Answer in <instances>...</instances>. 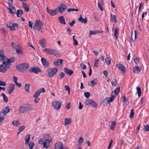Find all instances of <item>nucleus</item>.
Masks as SVG:
<instances>
[{"instance_id": "obj_1", "label": "nucleus", "mask_w": 149, "mask_h": 149, "mask_svg": "<svg viewBox=\"0 0 149 149\" xmlns=\"http://www.w3.org/2000/svg\"><path fill=\"white\" fill-rule=\"evenodd\" d=\"M33 109V108L31 105L28 104H22L19 107L18 112L19 113H23L25 111L29 112Z\"/></svg>"}, {"instance_id": "obj_2", "label": "nucleus", "mask_w": 149, "mask_h": 149, "mask_svg": "<svg viewBox=\"0 0 149 149\" xmlns=\"http://www.w3.org/2000/svg\"><path fill=\"white\" fill-rule=\"evenodd\" d=\"M29 67V64L26 63L17 64L16 66V69L18 71L21 72H24V70H26L28 69Z\"/></svg>"}, {"instance_id": "obj_3", "label": "nucleus", "mask_w": 149, "mask_h": 149, "mask_svg": "<svg viewBox=\"0 0 149 149\" xmlns=\"http://www.w3.org/2000/svg\"><path fill=\"white\" fill-rule=\"evenodd\" d=\"M46 139L44 140L43 146L44 148H48L49 147V143L52 141L51 136L48 134H45L44 135Z\"/></svg>"}, {"instance_id": "obj_4", "label": "nucleus", "mask_w": 149, "mask_h": 149, "mask_svg": "<svg viewBox=\"0 0 149 149\" xmlns=\"http://www.w3.org/2000/svg\"><path fill=\"white\" fill-rule=\"evenodd\" d=\"M42 51L45 52L47 54H53L55 56L58 55L56 50L50 48H45L42 49Z\"/></svg>"}, {"instance_id": "obj_5", "label": "nucleus", "mask_w": 149, "mask_h": 149, "mask_svg": "<svg viewBox=\"0 0 149 149\" xmlns=\"http://www.w3.org/2000/svg\"><path fill=\"white\" fill-rule=\"evenodd\" d=\"M52 70H49L47 71L48 74L47 76L48 77H54L56 72L58 71V68H53L51 69Z\"/></svg>"}, {"instance_id": "obj_6", "label": "nucleus", "mask_w": 149, "mask_h": 149, "mask_svg": "<svg viewBox=\"0 0 149 149\" xmlns=\"http://www.w3.org/2000/svg\"><path fill=\"white\" fill-rule=\"evenodd\" d=\"M42 22L40 20H37L35 22L33 28L35 30H39L42 27Z\"/></svg>"}, {"instance_id": "obj_7", "label": "nucleus", "mask_w": 149, "mask_h": 149, "mask_svg": "<svg viewBox=\"0 0 149 149\" xmlns=\"http://www.w3.org/2000/svg\"><path fill=\"white\" fill-rule=\"evenodd\" d=\"M84 102L87 106H92L94 107H96L97 106L96 103L91 99L86 100Z\"/></svg>"}, {"instance_id": "obj_8", "label": "nucleus", "mask_w": 149, "mask_h": 149, "mask_svg": "<svg viewBox=\"0 0 149 149\" xmlns=\"http://www.w3.org/2000/svg\"><path fill=\"white\" fill-rule=\"evenodd\" d=\"M29 70L31 73L33 72L36 74H38V72H41L39 68L37 66L31 67Z\"/></svg>"}, {"instance_id": "obj_9", "label": "nucleus", "mask_w": 149, "mask_h": 149, "mask_svg": "<svg viewBox=\"0 0 149 149\" xmlns=\"http://www.w3.org/2000/svg\"><path fill=\"white\" fill-rule=\"evenodd\" d=\"M52 106L56 110H58L61 105V103L59 101H54L52 103Z\"/></svg>"}, {"instance_id": "obj_10", "label": "nucleus", "mask_w": 149, "mask_h": 149, "mask_svg": "<svg viewBox=\"0 0 149 149\" xmlns=\"http://www.w3.org/2000/svg\"><path fill=\"white\" fill-rule=\"evenodd\" d=\"M46 9L47 12L50 15L54 16L57 14V12L58 11V9L57 8L54 10H51L49 9L47 7Z\"/></svg>"}, {"instance_id": "obj_11", "label": "nucleus", "mask_w": 149, "mask_h": 149, "mask_svg": "<svg viewBox=\"0 0 149 149\" xmlns=\"http://www.w3.org/2000/svg\"><path fill=\"white\" fill-rule=\"evenodd\" d=\"M67 8V6L63 3L60 4L58 7L60 12L61 13H62Z\"/></svg>"}, {"instance_id": "obj_12", "label": "nucleus", "mask_w": 149, "mask_h": 149, "mask_svg": "<svg viewBox=\"0 0 149 149\" xmlns=\"http://www.w3.org/2000/svg\"><path fill=\"white\" fill-rule=\"evenodd\" d=\"M6 58H7L4 55L3 51V50L0 51V61H6Z\"/></svg>"}, {"instance_id": "obj_13", "label": "nucleus", "mask_w": 149, "mask_h": 149, "mask_svg": "<svg viewBox=\"0 0 149 149\" xmlns=\"http://www.w3.org/2000/svg\"><path fill=\"white\" fill-rule=\"evenodd\" d=\"M116 66L122 72H125L126 71V69L124 65L120 64H118L116 65Z\"/></svg>"}, {"instance_id": "obj_14", "label": "nucleus", "mask_w": 149, "mask_h": 149, "mask_svg": "<svg viewBox=\"0 0 149 149\" xmlns=\"http://www.w3.org/2000/svg\"><path fill=\"white\" fill-rule=\"evenodd\" d=\"M97 83V78L94 79L93 80L88 82V85L91 86H93L94 85H96Z\"/></svg>"}, {"instance_id": "obj_15", "label": "nucleus", "mask_w": 149, "mask_h": 149, "mask_svg": "<svg viewBox=\"0 0 149 149\" xmlns=\"http://www.w3.org/2000/svg\"><path fill=\"white\" fill-rule=\"evenodd\" d=\"M15 85L13 84H10L9 85V88L8 91L9 94H10L14 91L15 88Z\"/></svg>"}, {"instance_id": "obj_16", "label": "nucleus", "mask_w": 149, "mask_h": 149, "mask_svg": "<svg viewBox=\"0 0 149 149\" xmlns=\"http://www.w3.org/2000/svg\"><path fill=\"white\" fill-rule=\"evenodd\" d=\"M78 20L84 24H86L87 22V18L86 17L84 19L82 17V15L80 14V17L78 18Z\"/></svg>"}, {"instance_id": "obj_17", "label": "nucleus", "mask_w": 149, "mask_h": 149, "mask_svg": "<svg viewBox=\"0 0 149 149\" xmlns=\"http://www.w3.org/2000/svg\"><path fill=\"white\" fill-rule=\"evenodd\" d=\"M64 70L65 73L70 76L73 73V72L72 70L69 69L67 68H65Z\"/></svg>"}, {"instance_id": "obj_18", "label": "nucleus", "mask_w": 149, "mask_h": 149, "mask_svg": "<svg viewBox=\"0 0 149 149\" xmlns=\"http://www.w3.org/2000/svg\"><path fill=\"white\" fill-rule=\"evenodd\" d=\"M10 111V109H9V107L7 106L0 113H2V114H3V115H5Z\"/></svg>"}, {"instance_id": "obj_19", "label": "nucleus", "mask_w": 149, "mask_h": 149, "mask_svg": "<svg viewBox=\"0 0 149 149\" xmlns=\"http://www.w3.org/2000/svg\"><path fill=\"white\" fill-rule=\"evenodd\" d=\"M113 101V99L111 97H107L104 100L103 103L106 104H108L110 102H112Z\"/></svg>"}, {"instance_id": "obj_20", "label": "nucleus", "mask_w": 149, "mask_h": 149, "mask_svg": "<svg viewBox=\"0 0 149 149\" xmlns=\"http://www.w3.org/2000/svg\"><path fill=\"white\" fill-rule=\"evenodd\" d=\"M41 61L43 65L47 67L49 65V63L48 61H47L46 59L44 58H41Z\"/></svg>"}, {"instance_id": "obj_21", "label": "nucleus", "mask_w": 149, "mask_h": 149, "mask_svg": "<svg viewBox=\"0 0 149 149\" xmlns=\"http://www.w3.org/2000/svg\"><path fill=\"white\" fill-rule=\"evenodd\" d=\"M63 60L62 59H58L54 63V64L56 66H59L61 65Z\"/></svg>"}, {"instance_id": "obj_22", "label": "nucleus", "mask_w": 149, "mask_h": 149, "mask_svg": "<svg viewBox=\"0 0 149 149\" xmlns=\"http://www.w3.org/2000/svg\"><path fill=\"white\" fill-rule=\"evenodd\" d=\"M63 146L61 142H57L55 144V149H62Z\"/></svg>"}, {"instance_id": "obj_23", "label": "nucleus", "mask_w": 149, "mask_h": 149, "mask_svg": "<svg viewBox=\"0 0 149 149\" xmlns=\"http://www.w3.org/2000/svg\"><path fill=\"white\" fill-rule=\"evenodd\" d=\"M141 70V69L139 67L136 66L133 68V71L136 73H138Z\"/></svg>"}, {"instance_id": "obj_24", "label": "nucleus", "mask_w": 149, "mask_h": 149, "mask_svg": "<svg viewBox=\"0 0 149 149\" xmlns=\"http://www.w3.org/2000/svg\"><path fill=\"white\" fill-rule=\"evenodd\" d=\"M58 20L59 22L62 24H65L66 23L65 21V19L63 16H61L58 18Z\"/></svg>"}, {"instance_id": "obj_25", "label": "nucleus", "mask_w": 149, "mask_h": 149, "mask_svg": "<svg viewBox=\"0 0 149 149\" xmlns=\"http://www.w3.org/2000/svg\"><path fill=\"white\" fill-rule=\"evenodd\" d=\"M72 121L71 119L70 118H65L64 121V125L65 126L70 124Z\"/></svg>"}, {"instance_id": "obj_26", "label": "nucleus", "mask_w": 149, "mask_h": 149, "mask_svg": "<svg viewBox=\"0 0 149 149\" xmlns=\"http://www.w3.org/2000/svg\"><path fill=\"white\" fill-rule=\"evenodd\" d=\"M6 62L7 63H13L15 61V58L13 57H12L9 58H6Z\"/></svg>"}, {"instance_id": "obj_27", "label": "nucleus", "mask_w": 149, "mask_h": 149, "mask_svg": "<svg viewBox=\"0 0 149 149\" xmlns=\"http://www.w3.org/2000/svg\"><path fill=\"white\" fill-rule=\"evenodd\" d=\"M23 7L24 8L25 10L27 12H28L29 10V6L26 3L23 2Z\"/></svg>"}, {"instance_id": "obj_28", "label": "nucleus", "mask_w": 149, "mask_h": 149, "mask_svg": "<svg viewBox=\"0 0 149 149\" xmlns=\"http://www.w3.org/2000/svg\"><path fill=\"white\" fill-rule=\"evenodd\" d=\"M39 44L43 48L45 47H46V45L45 43V39H42L40 40L39 41Z\"/></svg>"}, {"instance_id": "obj_29", "label": "nucleus", "mask_w": 149, "mask_h": 149, "mask_svg": "<svg viewBox=\"0 0 149 149\" xmlns=\"http://www.w3.org/2000/svg\"><path fill=\"white\" fill-rule=\"evenodd\" d=\"M118 28L117 27H116L115 29L114 35L116 39H117L118 38Z\"/></svg>"}, {"instance_id": "obj_30", "label": "nucleus", "mask_w": 149, "mask_h": 149, "mask_svg": "<svg viewBox=\"0 0 149 149\" xmlns=\"http://www.w3.org/2000/svg\"><path fill=\"white\" fill-rule=\"evenodd\" d=\"M6 70V68L3 65V64L0 65V72L4 73Z\"/></svg>"}, {"instance_id": "obj_31", "label": "nucleus", "mask_w": 149, "mask_h": 149, "mask_svg": "<svg viewBox=\"0 0 149 149\" xmlns=\"http://www.w3.org/2000/svg\"><path fill=\"white\" fill-rule=\"evenodd\" d=\"M30 134L27 135L25 137L26 141L25 144L27 145L29 143L30 139Z\"/></svg>"}, {"instance_id": "obj_32", "label": "nucleus", "mask_w": 149, "mask_h": 149, "mask_svg": "<svg viewBox=\"0 0 149 149\" xmlns=\"http://www.w3.org/2000/svg\"><path fill=\"white\" fill-rule=\"evenodd\" d=\"M9 9L10 10V12L11 14H14L16 13V11L15 8L12 6V8H10L9 7Z\"/></svg>"}, {"instance_id": "obj_33", "label": "nucleus", "mask_w": 149, "mask_h": 149, "mask_svg": "<svg viewBox=\"0 0 149 149\" xmlns=\"http://www.w3.org/2000/svg\"><path fill=\"white\" fill-rule=\"evenodd\" d=\"M136 89L137 90L136 94H138V96L139 97L141 96V88L138 86L136 87Z\"/></svg>"}, {"instance_id": "obj_34", "label": "nucleus", "mask_w": 149, "mask_h": 149, "mask_svg": "<svg viewBox=\"0 0 149 149\" xmlns=\"http://www.w3.org/2000/svg\"><path fill=\"white\" fill-rule=\"evenodd\" d=\"M23 13V11L21 10L18 9L16 15L17 17H20Z\"/></svg>"}, {"instance_id": "obj_35", "label": "nucleus", "mask_w": 149, "mask_h": 149, "mask_svg": "<svg viewBox=\"0 0 149 149\" xmlns=\"http://www.w3.org/2000/svg\"><path fill=\"white\" fill-rule=\"evenodd\" d=\"M1 95L3 97V101L5 102H7L8 101V99L5 94L4 93H1Z\"/></svg>"}, {"instance_id": "obj_36", "label": "nucleus", "mask_w": 149, "mask_h": 149, "mask_svg": "<svg viewBox=\"0 0 149 149\" xmlns=\"http://www.w3.org/2000/svg\"><path fill=\"white\" fill-rule=\"evenodd\" d=\"M111 20L114 23L116 22L117 20L116 18V17L115 15H113L112 14H111Z\"/></svg>"}, {"instance_id": "obj_37", "label": "nucleus", "mask_w": 149, "mask_h": 149, "mask_svg": "<svg viewBox=\"0 0 149 149\" xmlns=\"http://www.w3.org/2000/svg\"><path fill=\"white\" fill-rule=\"evenodd\" d=\"M100 32L98 30H95V31H90V34L95 35L96 34L100 33Z\"/></svg>"}, {"instance_id": "obj_38", "label": "nucleus", "mask_w": 149, "mask_h": 149, "mask_svg": "<svg viewBox=\"0 0 149 149\" xmlns=\"http://www.w3.org/2000/svg\"><path fill=\"white\" fill-rule=\"evenodd\" d=\"M34 145V143L33 142L31 141L29 144L28 147L29 149H33Z\"/></svg>"}, {"instance_id": "obj_39", "label": "nucleus", "mask_w": 149, "mask_h": 149, "mask_svg": "<svg viewBox=\"0 0 149 149\" xmlns=\"http://www.w3.org/2000/svg\"><path fill=\"white\" fill-rule=\"evenodd\" d=\"M12 47L15 49L16 50L17 49H18V46L16 43L15 42H12L11 43Z\"/></svg>"}, {"instance_id": "obj_40", "label": "nucleus", "mask_w": 149, "mask_h": 149, "mask_svg": "<svg viewBox=\"0 0 149 149\" xmlns=\"http://www.w3.org/2000/svg\"><path fill=\"white\" fill-rule=\"evenodd\" d=\"M116 124V122H113L111 124L110 126V128L111 130H114V127H115Z\"/></svg>"}, {"instance_id": "obj_41", "label": "nucleus", "mask_w": 149, "mask_h": 149, "mask_svg": "<svg viewBox=\"0 0 149 149\" xmlns=\"http://www.w3.org/2000/svg\"><path fill=\"white\" fill-rule=\"evenodd\" d=\"M134 32L135 35H134V38H133V34L132 35V36H131V38H132V42H134L135 40L136 39V36H137L136 31V30H135L134 31Z\"/></svg>"}, {"instance_id": "obj_42", "label": "nucleus", "mask_w": 149, "mask_h": 149, "mask_svg": "<svg viewBox=\"0 0 149 149\" xmlns=\"http://www.w3.org/2000/svg\"><path fill=\"white\" fill-rule=\"evenodd\" d=\"M9 63H7L5 61H3V64H4L5 65V67L6 68V69H9L10 68Z\"/></svg>"}, {"instance_id": "obj_43", "label": "nucleus", "mask_w": 149, "mask_h": 149, "mask_svg": "<svg viewBox=\"0 0 149 149\" xmlns=\"http://www.w3.org/2000/svg\"><path fill=\"white\" fill-rule=\"evenodd\" d=\"M2 113L0 112V122H2L4 120V116L5 115H3V114L2 115ZM1 125V123H0V125Z\"/></svg>"}, {"instance_id": "obj_44", "label": "nucleus", "mask_w": 149, "mask_h": 149, "mask_svg": "<svg viewBox=\"0 0 149 149\" xmlns=\"http://www.w3.org/2000/svg\"><path fill=\"white\" fill-rule=\"evenodd\" d=\"M30 85L29 84H26L25 86V89L26 91L28 92H29Z\"/></svg>"}, {"instance_id": "obj_45", "label": "nucleus", "mask_w": 149, "mask_h": 149, "mask_svg": "<svg viewBox=\"0 0 149 149\" xmlns=\"http://www.w3.org/2000/svg\"><path fill=\"white\" fill-rule=\"evenodd\" d=\"M134 110L133 109H132L131 110L130 114V118H133L134 116Z\"/></svg>"}, {"instance_id": "obj_46", "label": "nucleus", "mask_w": 149, "mask_h": 149, "mask_svg": "<svg viewBox=\"0 0 149 149\" xmlns=\"http://www.w3.org/2000/svg\"><path fill=\"white\" fill-rule=\"evenodd\" d=\"M117 81L115 79H113L112 80L111 84L113 86H115L117 84Z\"/></svg>"}, {"instance_id": "obj_47", "label": "nucleus", "mask_w": 149, "mask_h": 149, "mask_svg": "<svg viewBox=\"0 0 149 149\" xmlns=\"http://www.w3.org/2000/svg\"><path fill=\"white\" fill-rule=\"evenodd\" d=\"M105 62L108 65H109L111 63V59L108 58H107L105 59Z\"/></svg>"}, {"instance_id": "obj_48", "label": "nucleus", "mask_w": 149, "mask_h": 149, "mask_svg": "<svg viewBox=\"0 0 149 149\" xmlns=\"http://www.w3.org/2000/svg\"><path fill=\"white\" fill-rule=\"evenodd\" d=\"M84 94L85 97L87 98H88L91 95L90 93L87 92H84Z\"/></svg>"}, {"instance_id": "obj_49", "label": "nucleus", "mask_w": 149, "mask_h": 149, "mask_svg": "<svg viewBox=\"0 0 149 149\" xmlns=\"http://www.w3.org/2000/svg\"><path fill=\"white\" fill-rule=\"evenodd\" d=\"M99 60L97 59H95V63L94 65V66L95 67L97 68L98 67V62L99 61Z\"/></svg>"}, {"instance_id": "obj_50", "label": "nucleus", "mask_w": 149, "mask_h": 149, "mask_svg": "<svg viewBox=\"0 0 149 149\" xmlns=\"http://www.w3.org/2000/svg\"><path fill=\"white\" fill-rule=\"evenodd\" d=\"M65 76V74L63 72H61L59 74V78L60 79H62Z\"/></svg>"}, {"instance_id": "obj_51", "label": "nucleus", "mask_w": 149, "mask_h": 149, "mask_svg": "<svg viewBox=\"0 0 149 149\" xmlns=\"http://www.w3.org/2000/svg\"><path fill=\"white\" fill-rule=\"evenodd\" d=\"M117 95L113 91L111 93V98H112L114 100L115 97Z\"/></svg>"}, {"instance_id": "obj_52", "label": "nucleus", "mask_w": 149, "mask_h": 149, "mask_svg": "<svg viewBox=\"0 0 149 149\" xmlns=\"http://www.w3.org/2000/svg\"><path fill=\"white\" fill-rule=\"evenodd\" d=\"M120 87H117V88L114 91H113L115 93H116L117 95V94L119 93V92H120Z\"/></svg>"}, {"instance_id": "obj_53", "label": "nucleus", "mask_w": 149, "mask_h": 149, "mask_svg": "<svg viewBox=\"0 0 149 149\" xmlns=\"http://www.w3.org/2000/svg\"><path fill=\"white\" fill-rule=\"evenodd\" d=\"M40 93L38 91H36L34 94L33 95V97H38V96L40 95Z\"/></svg>"}, {"instance_id": "obj_54", "label": "nucleus", "mask_w": 149, "mask_h": 149, "mask_svg": "<svg viewBox=\"0 0 149 149\" xmlns=\"http://www.w3.org/2000/svg\"><path fill=\"white\" fill-rule=\"evenodd\" d=\"M6 85V83L0 80V86H4Z\"/></svg>"}, {"instance_id": "obj_55", "label": "nucleus", "mask_w": 149, "mask_h": 149, "mask_svg": "<svg viewBox=\"0 0 149 149\" xmlns=\"http://www.w3.org/2000/svg\"><path fill=\"white\" fill-rule=\"evenodd\" d=\"M65 88L66 90L68 91V93L69 94L70 92V87L66 85L65 86Z\"/></svg>"}, {"instance_id": "obj_56", "label": "nucleus", "mask_w": 149, "mask_h": 149, "mask_svg": "<svg viewBox=\"0 0 149 149\" xmlns=\"http://www.w3.org/2000/svg\"><path fill=\"white\" fill-rule=\"evenodd\" d=\"M81 68L84 70H85L86 68V65L84 63H81L80 64Z\"/></svg>"}, {"instance_id": "obj_57", "label": "nucleus", "mask_w": 149, "mask_h": 149, "mask_svg": "<svg viewBox=\"0 0 149 149\" xmlns=\"http://www.w3.org/2000/svg\"><path fill=\"white\" fill-rule=\"evenodd\" d=\"M38 91L40 93H45V90L44 88H40Z\"/></svg>"}, {"instance_id": "obj_58", "label": "nucleus", "mask_w": 149, "mask_h": 149, "mask_svg": "<svg viewBox=\"0 0 149 149\" xmlns=\"http://www.w3.org/2000/svg\"><path fill=\"white\" fill-rule=\"evenodd\" d=\"M139 60L140 59L139 58L135 57L134 60V61L135 63H137L139 62Z\"/></svg>"}, {"instance_id": "obj_59", "label": "nucleus", "mask_w": 149, "mask_h": 149, "mask_svg": "<svg viewBox=\"0 0 149 149\" xmlns=\"http://www.w3.org/2000/svg\"><path fill=\"white\" fill-rule=\"evenodd\" d=\"M12 123L15 126H17L19 124V123L17 122V121L16 120H14L13 121V122Z\"/></svg>"}, {"instance_id": "obj_60", "label": "nucleus", "mask_w": 149, "mask_h": 149, "mask_svg": "<svg viewBox=\"0 0 149 149\" xmlns=\"http://www.w3.org/2000/svg\"><path fill=\"white\" fill-rule=\"evenodd\" d=\"M44 140L43 139H40L38 141V143L39 144H43L44 143Z\"/></svg>"}, {"instance_id": "obj_61", "label": "nucleus", "mask_w": 149, "mask_h": 149, "mask_svg": "<svg viewBox=\"0 0 149 149\" xmlns=\"http://www.w3.org/2000/svg\"><path fill=\"white\" fill-rule=\"evenodd\" d=\"M35 97L34 100V102L36 103H38L39 101V98L38 97Z\"/></svg>"}, {"instance_id": "obj_62", "label": "nucleus", "mask_w": 149, "mask_h": 149, "mask_svg": "<svg viewBox=\"0 0 149 149\" xmlns=\"http://www.w3.org/2000/svg\"><path fill=\"white\" fill-rule=\"evenodd\" d=\"M12 26H8V27L11 31H15V28H14V26L13 25H12Z\"/></svg>"}, {"instance_id": "obj_63", "label": "nucleus", "mask_w": 149, "mask_h": 149, "mask_svg": "<svg viewBox=\"0 0 149 149\" xmlns=\"http://www.w3.org/2000/svg\"><path fill=\"white\" fill-rule=\"evenodd\" d=\"M25 129V126L24 125H22L20 126L18 130H23Z\"/></svg>"}, {"instance_id": "obj_64", "label": "nucleus", "mask_w": 149, "mask_h": 149, "mask_svg": "<svg viewBox=\"0 0 149 149\" xmlns=\"http://www.w3.org/2000/svg\"><path fill=\"white\" fill-rule=\"evenodd\" d=\"M144 127L145 130H149V125H144Z\"/></svg>"}]
</instances>
